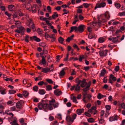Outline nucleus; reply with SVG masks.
Listing matches in <instances>:
<instances>
[{"instance_id": "aec40b11", "label": "nucleus", "mask_w": 125, "mask_h": 125, "mask_svg": "<svg viewBox=\"0 0 125 125\" xmlns=\"http://www.w3.org/2000/svg\"><path fill=\"white\" fill-rule=\"evenodd\" d=\"M71 30L73 31L74 30L76 32H77V27L76 26H73L71 27Z\"/></svg>"}, {"instance_id": "864d4df0", "label": "nucleus", "mask_w": 125, "mask_h": 125, "mask_svg": "<svg viewBox=\"0 0 125 125\" xmlns=\"http://www.w3.org/2000/svg\"><path fill=\"white\" fill-rule=\"evenodd\" d=\"M32 29L33 31H35V26L34 24H33L31 26Z\"/></svg>"}, {"instance_id": "ea45409f", "label": "nucleus", "mask_w": 125, "mask_h": 125, "mask_svg": "<svg viewBox=\"0 0 125 125\" xmlns=\"http://www.w3.org/2000/svg\"><path fill=\"white\" fill-rule=\"evenodd\" d=\"M83 5L85 8H87L89 6V4L87 3H83Z\"/></svg>"}, {"instance_id": "a18cd8bd", "label": "nucleus", "mask_w": 125, "mask_h": 125, "mask_svg": "<svg viewBox=\"0 0 125 125\" xmlns=\"http://www.w3.org/2000/svg\"><path fill=\"white\" fill-rule=\"evenodd\" d=\"M20 104L19 102H17L16 103V106L17 108L19 109L20 108Z\"/></svg>"}, {"instance_id": "f3484780", "label": "nucleus", "mask_w": 125, "mask_h": 125, "mask_svg": "<svg viewBox=\"0 0 125 125\" xmlns=\"http://www.w3.org/2000/svg\"><path fill=\"white\" fill-rule=\"evenodd\" d=\"M65 74V72L64 71V69H63L60 72L59 75L61 76H62Z\"/></svg>"}, {"instance_id": "6e6d98bb", "label": "nucleus", "mask_w": 125, "mask_h": 125, "mask_svg": "<svg viewBox=\"0 0 125 125\" xmlns=\"http://www.w3.org/2000/svg\"><path fill=\"white\" fill-rule=\"evenodd\" d=\"M73 102H76L77 101L76 99V97L74 96H73Z\"/></svg>"}, {"instance_id": "9d476101", "label": "nucleus", "mask_w": 125, "mask_h": 125, "mask_svg": "<svg viewBox=\"0 0 125 125\" xmlns=\"http://www.w3.org/2000/svg\"><path fill=\"white\" fill-rule=\"evenodd\" d=\"M8 8L10 11H11L15 9V7L14 5H8Z\"/></svg>"}, {"instance_id": "774afa93", "label": "nucleus", "mask_w": 125, "mask_h": 125, "mask_svg": "<svg viewBox=\"0 0 125 125\" xmlns=\"http://www.w3.org/2000/svg\"><path fill=\"white\" fill-rule=\"evenodd\" d=\"M71 104L70 102H68L67 104V106L68 107H70L71 105Z\"/></svg>"}, {"instance_id": "393cba45", "label": "nucleus", "mask_w": 125, "mask_h": 125, "mask_svg": "<svg viewBox=\"0 0 125 125\" xmlns=\"http://www.w3.org/2000/svg\"><path fill=\"white\" fill-rule=\"evenodd\" d=\"M36 36H34L32 37H30V40L32 41H33V40L35 41L36 39Z\"/></svg>"}, {"instance_id": "1a4fd4ad", "label": "nucleus", "mask_w": 125, "mask_h": 125, "mask_svg": "<svg viewBox=\"0 0 125 125\" xmlns=\"http://www.w3.org/2000/svg\"><path fill=\"white\" fill-rule=\"evenodd\" d=\"M43 106V104L41 103H39L38 105V107L39 109L42 110V108H43L44 111L47 112L48 111L46 110V109L44 108V107Z\"/></svg>"}, {"instance_id": "cd10ccee", "label": "nucleus", "mask_w": 125, "mask_h": 125, "mask_svg": "<svg viewBox=\"0 0 125 125\" xmlns=\"http://www.w3.org/2000/svg\"><path fill=\"white\" fill-rule=\"evenodd\" d=\"M89 90V87L87 86L85 88H83V91L84 92H86Z\"/></svg>"}, {"instance_id": "4d7b16f0", "label": "nucleus", "mask_w": 125, "mask_h": 125, "mask_svg": "<svg viewBox=\"0 0 125 125\" xmlns=\"http://www.w3.org/2000/svg\"><path fill=\"white\" fill-rule=\"evenodd\" d=\"M104 120L103 119H101L99 121V123L100 124H102L104 123Z\"/></svg>"}, {"instance_id": "a878e982", "label": "nucleus", "mask_w": 125, "mask_h": 125, "mask_svg": "<svg viewBox=\"0 0 125 125\" xmlns=\"http://www.w3.org/2000/svg\"><path fill=\"white\" fill-rule=\"evenodd\" d=\"M17 28L19 29L20 31H21L22 32H24L26 30L25 29H24L23 27H21L19 28L17 27Z\"/></svg>"}, {"instance_id": "c756f323", "label": "nucleus", "mask_w": 125, "mask_h": 125, "mask_svg": "<svg viewBox=\"0 0 125 125\" xmlns=\"http://www.w3.org/2000/svg\"><path fill=\"white\" fill-rule=\"evenodd\" d=\"M14 13L13 14V18H18L19 17V16H18L16 12L14 11Z\"/></svg>"}, {"instance_id": "0e129e2a", "label": "nucleus", "mask_w": 125, "mask_h": 125, "mask_svg": "<svg viewBox=\"0 0 125 125\" xmlns=\"http://www.w3.org/2000/svg\"><path fill=\"white\" fill-rule=\"evenodd\" d=\"M85 115L89 117L91 116L87 112H85L84 113Z\"/></svg>"}, {"instance_id": "4c0bfd02", "label": "nucleus", "mask_w": 125, "mask_h": 125, "mask_svg": "<svg viewBox=\"0 0 125 125\" xmlns=\"http://www.w3.org/2000/svg\"><path fill=\"white\" fill-rule=\"evenodd\" d=\"M63 11L64 12H65V13H63L62 14V15H64V14H66L69 12V11L65 9H63Z\"/></svg>"}, {"instance_id": "2f4dec72", "label": "nucleus", "mask_w": 125, "mask_h": 125, "mask_svg": "<svg viewBox=\"0 0 125 125\" xmlns=\"http://www.w3.org/2000/svg\"><path fill=\"white\" fill-rule=\"evenodd\" d=\"M46 81L49 83H53V81H52V79H46Z\"/></svg>"}, {"instance_id": "f257e3e1", "label": "nucleus", "mask_w": 125, "mask_h": 125, "mask_svg": "<svg viewBox=\"0 0 125 125\" xmlns=\"http://www.w3.org/2000/svg\"><path fill=\"white\" fill-rule=\"evenodd\" d=\"M110 17L108 11H106L104 14H101L100 16H97V19L98 20V22H92V25L93 26H95V25L98 24L100 25L101 24V22L104 23L107 21L105 19L108 20Z\"/></svg>"}, {"instance_id": "473e14b6", "label": "nucleus", "mask_w": 125, "mask_h": 125, "mask_svg": "<svg viewBox=\"0 0 125 125\" xmlns=\"http://www.w3.org/2000/svg\"><path fill=\"white\" fill-rule=\"evenodd\" d=\"M105 107L107 110H109L111 108V106L109 105H106L105 106Z\"/></svg>"}, {"instance_id": "69168bd1", "label": "nucleus", "mask_w": 125, "mask_h": 125, "mask_svg": "<svg viewBox=\"0 0 125 125\" xmlns=\"http://www.w3.org/2000/svg\"><path fill=\"white\" fill-rule=\"evenodd\" d=\"M107 81V79L106 77H104V78L103 82L104 83H106Z\"/></svg>"}, {"instance_id": "4468645a", "label": "nucleus", "mask_w": 125, "mask_h": 125, "mask_svg": "<svg viewBox=\"0 0 125 125\" xmlns=\"http://www.w3.org/2000/svg\"><path fill=\"white\" fill-rule=\"evenodd\" d=\"M106 95H104L101 94L100 93H99L98 94L97 97L99 99H100L101 98L105 97H106Z\"/></svg>"}, {"instance_id": "37998d69", "label": "nucleus", "mask_w": 125, "mask_h": 125, "mask_svg": "<svg viewBox=\"0 0 125 125\" xmlns=\"http://www.w3.org/2000/svg\"><path fill=\"white\" fill-rule=\"evenodd\" d=\"M76 83H77L79 82V84H80L81 83V80H80L78 78H77L76 79Z\"/></svg>"}, {"instance_id": "6e6552de", "label": "nucleus", "mask_w": 125, "mask_h": 125, "mask_svg": "<svg viewBox=\"0 0 125 125\" xmlns=\"http://www.w3.org/2000/svg\"><path fill=\"white\" fill-rule=\"evenodd\" d=\"M42 72H43L44 73H46L49 72H51L52 70H50V69L48 67L43 68L42 69Z\"/></svg>"}, {"instance_id": "dca6fc26", "label": "nucleus", "mask_w": 125, "mask_h": 125, "mask_svg": "<svg viewBox=\"0 0 125 125\" xmlns=\"http://www.w3.org/2000/svg\"><path fill=\"white\" fill-rule=\"evenodd\" d=\"M106 70L104 69H103V70L101 71V73L100 74V76H104Z\"/></svg>"}, {"instance_id": "9b49d317", "label": "nucleus", "mask_w": 125, "mask_h": 125, "mask_svg": "<svg viewBox=\"0 0 125 125\" xmlns=\"http://www.w3.org/2000/svg\"><path fill=\"white\" fill-rule=\"evenodd\" d=\"M77 114L79 115H80L81 113H83L84 111V109L83 108L81 109H79L77 110Z\"/></svg>"}, {"instance_id": "5fc2aeb1", "label": "nucleus", "mask_w": 125, "mask_h": 125, "mask_svg": "<svg viewBox=\"0 0 125 125\" xmlns=\"http://www.w3.org/2000/svg\"><path fill=\"white\" fill-rule=\"evenodd\" d=\"M119 14L120 16H121L125 15V11H123L122 12L119 13Z\"/></svg>"}, {"instance_id": "8fccbe9b", "label": "nucleus", "mask_w": 125, "mask_h": 125, "mask_svg": "<svg viewBox=\"0 0 125 125\" xmlns=\"http://www.w3.org/2000/svg\"><path fill=\"white\" fill-rule=\"evenodd\" d=\"M69 56V54L68 53L67 54L66 57L64 58V61H68V59Z\"/></svg>"}, {"instance_id": "0eeeda50", "label": "nucleus", "mask_w": 125, "mask_h": 125, "mask_svg": "<svg viewBox=\"0 0 125 125\" xmlns=\"http://www.w3.org/2000/svg\"><path fill=\"white\" fill-rule=\"evenodd\" d=\"M54 93L57 96H59L62 94V92L61 91L59 90V89H57L54 90Z\"/></svg>"}, {"instance_id": "49530a36", "label": "nucleus", "mask_w": 125, "mask_h": 125, "mask_svg": "<svg viewBox=\"0 0 125 125\" xmlns=\"http://www.w3.org/2000/svg\"><path fill=\"white\" fill-rule=\"evenodd\" d=\"M52 105L54 107V108L57 107L58 106L59 104L57 103L56 104H52Z\"/></svg>"}, {"instance_id": "7ed1b4c3", "label": "nucleus", "mask_w": 125, "mask_h": 125, "mask_svg": "<svg viewBox=\"0 0 125 125\" xmlns=\"http://www.w3.org/2000/svg\"><path fill=\"white\" fill-rule=\"evenodd\" d=\"M77 115L76 114H73L72 115V117L70 115H67L66 117V120L68 122L67 124L69 125L71 124L76 118Z\"/></svg>"}, {"instance_id": "bf43d9fd", "label": "nucleus", "mask_w": 125, "mask_h": 125, "mask_svg": "<svg viewBox=\"0 0 125 125\" xmlns=\"http://www.w3.org/2000/svg\"><path fill=\"white\" fill-rule=\"evenodd\" d=\"M109 120L110 122H112L113 121L115 120L114 118L113 117H111L109 118Z\"/></svg>"}, {"instance_id": "f03ea898", "label": "nucleus", "mask_w": 125, "mask_h": 125, "mask_svg": "<svg viewBox=\"0 0 125 125\" xmlns=\"http://www.w3.org/2000/svg\"><path fill=\"white\" fill-rule=\"evenodd\" d=\"M42 101L43 103V106L44 107V108L46 109V110L48 111V109L50 110L53 109V107L52 106V104L49 103V101L48 100H42Z\"/></svg>"}, {"instance_id": "f8f14e48", "label": "nucleus", "mask_w": 125, "mask_h": 125, "mask_svg": "<svg viewBox=\"0 0 125 125\" xmlns=\"http://www.w3.org/2000/svg\"><path fill=\"white\" fill-rule=\"evenodd\" d=\"M38 93L40 94L43 95L45 94V91L44 89H40L39 90Z\"/></svg>"}, {"instance_id": "c85d7f7f", "label": "nucleus", "mask_w": 125, "mask_h": 125, "mask_svg": "<svg viewBox=\"0 0 125 125\" xmlns=\"http://www.w3.org/2000/svg\"><path fill=\"white\" fill-rule=\"evenodd\" d=\"M33 90L37 92L38 89V87L36 86L35 85L33 87Z\"/></svg>"}, {"instance_id": "ddd939ff", "label": "nucleus", "mask_w": 125, "mask_h": 125, "mask_svg": "<svg viewBox=\"0 0 125 125\" xmlns=\"http://www.w3.org/2000/svg\"><path fill=\"white\" fill-rule=\"evenodd\" d=\"M41 61H42V62L41 65L43 64V66L45 67L47 66V64H46V62L45 59H42V60Z\"/></svg>"}, {"instance_id": "09e8293b", "label": "nucleus", "mask_w": 125, "mask_h": 125, "mask_svg": "<svg viewBox=\"0 0 125 125\" xmlns=\"http://www.w3.org/2000/svg\"><path fill=\"white\" fill-rule=\"evenodd\" d=\"M122 108L125 109V104L124 103H122L121 104Z\"/></svg>"}, {"instance_id": "338daca9", "label": "nucleus", "mask_w": 125, "mask_h": 125, "mask_svg": "<svg viewBox=\"0 0 125 125\" xmlns=\"http://www.w3.org/2000/svg\"><path fill=\"white\" fill-rule=\"evenodd\" d=\"M23 83L24 84H25L26 83H28V81H27L26 79H24L23 81Z\"/></svg>"}, {"instance_id": "79ce46f5", "label": "nucleus", "mask_w": 125, "mask_h": 125, "mask_svg": "<svg viewBox=\"0 0 125 125\" xmlns=\"http://www.w3.org/2000/svg\"><path fill=\"white\" fill-rule=\"evenodd\" d=\"M79 18L80 20H82L84 19V17L81 14H79Z\"/></svg>"}, {"instance_id": "4be33fe9", "label": "nucleus", "mask_w": 125, "mask_h": 125, "mask_svg": "<svg viewBox=\"0 0 125 125\" xmlns=\"http://www.w3.org/2000/svg\"><path fill=\"white\" fill-rule=\"evenodd\" d=\"M114 5L115 6L117 9L120 8L121 6V5L120 4L116 2H115Z\"/></svg>"}, {"instance_id": "b1692460", "label": "nucleus", "mask_w": 125, "mask_h": 125, "mask_svg": "<svg viewBox=\"0 0 125 125\" xmlns=\"http://www.w3.org/2000/svg\"><path fill=\"white\" fill-rule=\"evenodd\" d=\"M46 87V90L47 91H49L50 90H52V88L50 85H48Z\"/></svg>"}, {"instance_id": "603ef678", "label": "nucleus", "mask_w": 125, "mask_h": 125, "mask_svg": "<svg viewBox=\"0 0 125 125\" xmlns=\"http://www.w3.org/2000/svg\"><path fill=\"white\" fill-rule=\"evenodd\" d=\"M82 10L81 9H80L78 8L77 10V13H81L82 12Z\"/></svg>"}, {"instance_id": "052dcab7", "label": "nucleus", "mask_w": 125, "mask_h": 125, "mask_svg": "<svg viewBox=\"0 0 125 125\" xmlns=\"http://www.w3.org/2000/svg\"><path fill=\"white\" fill-rule=\"evenodd\" d=\"M61 8V7L60 6H57L55 9L57 10H59Z\"/></svg>"}, {"instance_id": "a211bd4d", "label": "nucleus", "mask_w": 125, "mask_h": 125, "mask_svg": "<svg viewBox=\"0 0 125 125\" xmlns=\"http://www.w3.org/2000/svg\"><path fill=\"white\" fill-rule=\"evenodd\" d=\"M104 39L103 37H101L98 39V41L100 43H102L104 42Z\"/></svg>"}, {"instance_id": "de8ad7c7", "label": "nucleus", "mask_w": 125, "mask_h": 125, "mask_svg": "<svg viewBox=\"0 0 125 125\" xmlns=\"http://www.w3.org/2000/svg\"><path fill=\"white\" fill-rule=\"evenodd\" d=\"M58 14H53L52 15V18L53 19H55V17H58Z\"/></svg>"}, {"instance_id": "bb28decb", "label": "nucleus", "mask_w": 125, "mask_h": 125, "mask_svg": "<svg viewBox=\"0 0 125 125\" xmlns=\"http://www.w3.org/2000/svg\"><path fill=\"white\" fill-rule=\"evenodd\" d=\"M9 93L10 94H14L16 93V91L13 90H10L9 91Z\"/></svg>"}, {"instance_id": "e433bc0d", "label": "nucleus", "mask_w": 125, "mask_h": 125, "mask_svg": "<svg viewBox=\"0 0 125 125\" xmlns=\"http://www.w3.org/2000/svg\"><path fill=\"white\" fill-rule=\"evenodd\" d=\"M88 37L90 39L93 38V34L92 33H89L88 35Z\"/></svg>"}, {"instance_id": "7c9ffc66", "label": "nucleus", "mask_w": 125, "mask_h": 125, "mask_svg": "<svg viewBox=\"0 0 125 125\" xmlns=\"http://www.w3.org/2000/svg\"><path fill=\"white\" fill-rule=\"evenodd\" d=\"M55 35L54 34H52L51 36L50 35V38H52L53 40V41H55L56 38L55 37H54Z\"/></svg>"}, {"instance_id": "a19ab883", "label": "nucleus", "mask_w": 125, "mask_h": 125, "mask_svg": "<svg viewBox=\"0 0 125 125\" xmlns=\"http://www.w3.org/2000/svg\"><path fill=\"white\" fill-rule=\"evenodd\" d=\"M81 83H85V85L87 84V82L86 81V79H84L82 81H81Z\"/></svg>"}, {"instance_id": "20e7f679", "label": "nucleus", "mask_w": 125, "mask_h": 125, "mask_svg": "<svg viewBox=\"0 0 125 125\" xmlns=\"http://www.w3.org/2000/svg\"><path fill=\"white\" fill-rule=\"evenodd\" d=\"M106 3L104 1H102L100 2H98L96 4V6L95 7V9L97 8H103L106 6Z\"/></svg>"}, {"instance_id": "58836bf2", "label": "nucleus", "mask_w": 125, "mask_h": 125, "mask_svg": "<svg viewBox=\"0 0 125 125\" xmlns=\"http://www.w3.org/2000/svg\"><path fill=\"white\" fill-rule=\"evenodd\" d=\"M99 54L100 56H104V52L103 51H99Z\"/></svg>"}, {"instance_id": "6ab92c4d", "label": "nucleus", "mask_w": 125, "mask_h": 125, "mask_svg": "<svg viewBox=\"0 0 125 125\" xmlns=\"http://www.w3.org/2000/svg\"><path fill=\"white\" fill-rule=\"evenodd\" d=\"M64 41V39L61 37H60L59 38L58 41L61 44L63 43V42Z\"/></svg>"}, {"instance_id": "13d9d810", "label": "nucleus", "mask_w": 125, "mask_h": 125, "mask_svg": "<svg viewBox=\"0 0 125 125\" xmlns=\"http://www.w3.org/2000/svg\"><path fill=\"white\" fill-rule=\"evenodd\" d=\"M84 55H83V57H82L81 56H80V57L79 58V60L80 62L82 61L83 58H84Z\"/></svg>"}, {"instance_id": "c9c22d12", "label": "nucleus", "mask_w": 125, "mask_h": 125, "mask_svg": "<svg viewBox=\"0 0 125 125\" xmlns=\"http://www.w3.org/2000/svg\"><path fill=\"white\" fill-rule=\"evenodd\" d=\"M44 83V82L43 81H41L39 82L38 83V84L39 85L42 86L43 85Z\"/></svg>"}, {"instance_id": "680f3d73", "label": "nucleus", "mask_w": 125, "mask_h": 125, "mask_svg": "<svg viewBox=\"0 0 125 125\" xmlns=\"http://www.w3.org/2000/svg\"><path fill=\"white\" fill-rule=\"evenodd\" d=\"M47 10H48L49 12H51V7L50 6H47Z\"/></svg>"}, {"instance_id": "2eb2a0df", "label": "nucleus", "mask_w": 125, "mask_h": 125, "mask_svg": "<svg viewBox=\"0 0 125 125\" xmlns=\"http://www.w3.org/2000/svg\"><path fill=\"white\" fill-rule=\"evenodd\" d=\"M23 94L24 97H26L27 96H28L29 95V93L27 91H24L23 93Z\"/></svg>"}, {"instance_id": "72a5a7b5", "label": "nucleus", "mask_w": 125, "mask_h": 125, "mask_svg": "<svg viewBox=\"0 0 125 125\" xmlns=\"http://www.w3.org/2000/svg\"><path fill=\"white\" fill-rule=\"evenodd\" d=\"M88 121L90 123H92L94 122V120L93 118H90L88 120Z\"/></svg>"}, {"instance_id": "f704fd0d", "label": "nucleus", "mask_w": 125, "mask_h": 125, "mask_svg": "<svg viewBox=\"0 0 125 125\" xmlns=\"http://www.w3.org/2000/svg\"><path fill=\"white\" fill-rule=\"evenodd\" d=\"M119 70V66L118 65L116 66L115 67V70L116 72H117Z\"/></svg>"}, {"instance_id": "e2e57ef3", "label": "nucleus", "mask_w": 125, "mask_h": 125, "mask_svg": "<svg viewBox=\"0 0 125 125\" xmlns=\"http://www.w3.org/2000/svg\"><path fill=\"white\" fill-rule=\"evenodd\" d=\"M86 85H85V83H82L80 84V86L82 88H84L85 87Z\"/></svg>"}, {"instance_id": "412c9836", "label": "nucleus", "mask_w": 125, "mask_h": 125, "mask_svg": "<svg viewBox=\"0 0 125 125\" xmlns=\"http://www.w3.org/2000/svg\"><path fill=\"white\" fill-rule=\"evenodd\" d=\"M10 124H11V125H19L17 123V121L16 120L13 121L12 122H10Z\"/></svg>"}, {"instance_id": "39448f33", "label": "nucleus", "mask_w": 125, "mask_h": 125, "mask_svg": "<svg viewBox=\"0 0 125 125\" xmlns=\"http://www.w3.org/2000/svg\"><path fill=\"white\" fill-rule=\"evenodd\" d=\"M120 36H119L115 37H112L111 38H109L108 39L110 41L113 40L112 42H113L115 43H116L120 41L119 39Z\"/></svg>"}, {"instance_id": "c03bdc74", "label": "nucleus", "mask_w": 125, "mask_h": 125, "mask_svg": "<svg viewBox=\"0 0 125 125\" xmlns=\"http://www.w3.org/2000/svg\"><path fill=\"white\" fill-rule=\"evenodd\" d=\"M73 47L74 48H77L78 51L80 50V49L78 48V46L76 44H74L73 45Z\"/></svg>"}, {"instance_id": "3c124183", "label": "nucleus", "mask_w": 125, "mask_h": 125, "mask_svg": "<svg viewBox=\"0 0 125 125\" xmlns=\"http://www.w3.org/2000/svg\"><path fill=\"white\" fill-rule=\"evenodd\" d=\"M5 14L9 17H11V14L8 13L7 11H6L5 12Z\"/></svg>"}, {"instance_id": "5701e85b", "label": "nucleus", "mask_w": 125, "mask_h": 125, "mask_svg": "<svg viewBox=\"0 0 125 125\" xmlns=\"http://www.w3.org/2000/svg\"><path fill=\"white\" fill-rule=\"evenodd\" d=\"M40 46L42 47L44 49L46 46V44L44 42H42L40 43Z\"/></svg>"}, {"instance_id": "423d86ee", "label": "nucleus", "mask_w": 125, "mask_h": 125, "mask_svg": "<svg viewBox=\"0 0 125 125\" xmlns=\"http://www.w3.org/2000/svg\"><path fill=\"white\" fill-rule=\"evenodd\" d=\"M85 26L83 25H80L77 27V32L79 31L80 33H82L84 31V28Z\"/></svg>"}]
</instances>
